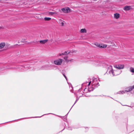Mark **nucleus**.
Masks as SVG:
<instances>
[{
	"instance_id": "obj_6",
	"label": "nucleus",
	"mask_w": 134,
	"mask_h": 134,
	"mask_svg": "<svg viewBox=\"0 0 134 134\" xmlns=\"http://www.w3.org/2000/svg\"><path fill=\"white\" fill-rule=\"evenodd\" d=\"M62 10L63 12L65 13H68L70 12V9L68 7H66L62 8Z\"/></svg>"
},
{
	"instance_id": "obj_20",
	"label": "nucleus",
	"mask_w": 134,
	"mask_h": 134,
	"mask_svg": "<svg viewBox=\"0 0 134 134\" xmlns=\"http://www.w3.org/2000/svg\"><path fill=\"white\" fill-rule=\"evenodd\" d=\"M62 55H64L63 53H59L57 55L58 57H60L62 56Z\"/></svg>"
},
{
	"instance_id": "obj_4",
	"label": "nucleus",
	"mask_w": 134,
	"mask_h": 134,
	"mask_svg": "<svg viewBox=\"0 0 134 134\" xmlns=\"http://www.w3.org/2000/svg\"><path fill=\"white\" fill-rule=\"evenodd\" d=\"M94 45L100 48H105L107 46V45L106 44H100L98 43H95L94 44Z\"/></svg>"
},
{
	"instance_id": "obj_17",
	"label": "nucleus",
	"mask_w": 134,
	"mask_h": 134,
	"mask_svg": "<svg viewBox=\"0 0 134 134\" xmlns=\"http://www.w3.org/2000/svg\"><path fill=\"white\" fill-rule=\"evenodd\" d=\"M73 61V59H68L67 60H66V62L67 63L69 62H72Z\"/></svg>"
},
{
	"instance_id": "obj_26",
	"label": "nucleus",
	"mask_w": 134,
	"mask_h": 134,
	"mask_svg": "<svg viewBox=\"0 0 134 134\" xmlns=\"http://www.w3.org/2000/svg\"><path fill=\"white\" fill-rule=\"evenodd\" d=\"M22 42H25V41H22Z\"/></svg>"
},
{
	"instance_id": "obj_3",
	"label": "nucleus",
	"mask_w": 134,
	"mask_h": 134,
	"mask_svg": "<svg viewBox=\"0 0 134 134\" xmlns=\"http://www.w3.org/2000/svg\"><path fill=\"white\" fill-rule=\"evenodd\" d=\"M63 61V60L61 58H59L55 60L54 61V64L56 65H61Z\"/></svg>"
},
{
	"instance_id": "obj_14",
	"label": "nucleus",
	"mask_w": 134,
	"mask_h": 134,
	"mask_svg": "<svg viewBox=\"0 0 134 134\" xmlns=\"http://www.w3.org/2000/svg\"><path fill=\"white\" fill-rule=\"evenodd\" d=\"M130 71L133 73H134V68L132 67H131L130 68Z\"/></svg>"
},
{
	"instance_id": "obj_25",
	"label": "nucleus",
	"mask_w": 134,
	"mask_h": 134,
	"mask_svg": "<svg viewBox=\"0 0 134 134\" xmlns=\"http://www.w3.org/2000/svg\"><path fill=\"white\" fill-rule=\"evenodd\" d=\"M133 89H134V85L133 86Z\"/></svg>"
},
{
	"instance_id": "obj_11",
	"label": "nucleus",
	"mask_w": 134,
	"mask_h": 134,
	"mask_svg": "<svg viewBox=\"0 0 134 134\" xmlns=\"http://www.w3.org/2000/svg\"><path fill=\"white\" fill-rule=\"evenodd\" d=\"M80 32L81 33H85L86 32V30L85 29H81Z\"/></svg>"
},
{
	"instance_id": "obj_12",
	"label": "nucleus",
	"mask_w": 134,
	"mask_h": 134,
	"mask_svg": "<svg viewBox=\"0 0 134 134\" xmlns=\"http://www.w3.org/2000/svg\"><path fill=\"white\" fill-rule=\"evenodd\" d=\"M71 52L69 51H66L65 52H64L63 53L64 55H67L68 54H69Z\"/></svg>"
},
{
	"instance_id": "obj_18",
	"label": "nucleus",
	"mask_w": 134,
	"mask_h": 134,
	"mask_svg": "<svg viewBox=\"0 0 134 134\" xmlns=\"http://www.w3.org/2000/svg\"><path fill=\"white\" fill-rule=\"evenodd\" d=\"M51 19L50 18L46 17L44 18V19L45 20L49 21Z\"/></svg>"
},
{
	"instance_id": "obj_1",
	"label": "nucleus",
	"mask_w": 134,
	"mask_h": 134,
	"mask_svg": "<svg viewBox=\"0 0 134 134\" xmlns=\"http://www.w3.org/2000/svg\"><path fill=\"white\" fill-rule=\"evenodd\" d=\"M109 72L110 74H112L113 76L118 75L121 72V71L118 70V69H114L112 68V66H111L109 67Z\"/></svg>"
},
{
	"instance_id": "obj_15",
	"label": "nucleus",
	"mask_w": 134,
	"mask_h": 134,
	"mask_svg": "<svg viewBox=\"0 0 134 134\" xmlns=\"http://www.w3.org/2000/svg\"><path fill=\"white\" fill-rule=\"evenodd\" d=\"M48 14L50 15H53L54 14H57V13L54 12H48Z\"/></svg>"
},
{
	"instance_id": "obj_10",
	"label": "nucleus",
	"mask_w": 134,
	"mask_h": 134,
	"mask_svg": "<svg viewBox=\"0 0 134 134\" xmlns=\"http://www.w3.org/2000/svg\"><path fill=\"white\" fill-rule=\"evenodd\" d=\"M48 40H40V42L41 44H43L46 43L47 42Z\"/></svg>"
},
{
	"instance_id": "obj_21",
	"label": "nucleus",
	"mask_w": 134,
	"mask_h": 134,
	"mask_svg": "<svg viewBox=\"0 0 134 134\" xmlns=\"http://www.w3.org/2000/svg\"><path fill=\"white\" fill-rule=\"evenodd\" d=\"M4 28V27L0 24V29H2Z\"/></svg>"
},
{
	"instance_id": "obj_2",
	"label": "nucleus",
	"mask_w": 134,
	"mask_h": 134,
	"mask_svg": "<svg viewBox=\"0 0 134 134\" xmlns=\"http://www.w3.org/2000/svg\"><path fill=\"white\" fill-rule=\"evenodd\" d=\"M133 89V87L132 86H131L129 87H128L127 88H126V90H125V91H120L118 93L119 94H123L124 93H125V92H129L131 91Z\"/></svg>"
},
{
	"instance_id": "obj_5",
	"label": "nucleus",
	"mask_w": 134,
	"mask_h": 134,
	"mask_svg": "<svg viewBox=\"0 0 134 134\" xmlns=\"http://www.w3.org/2000/svg\"><path fill=\"white\" fill-rule=\"evenodd\" d=\"M114 67L118 69H121L124 68V65H123L121 64L115 65H114Z\"/></svg>"
},
{
	"instance_id": "obj_8",
	"label": "nucleus",
	"mask_w": 134,
	"mask_h": 134,
	"mask_svg": "<svg viewBox=\"0 0 134 134\" xmlns=\"http://www.w3.org/2000/svg\"><path fill=\"white\" fill-rule=\"evenodd\" d=\"M120 15L118 13H116L114 14V17L115 19H118L120 17Z\"/></svg>"
},
{
	"instance_id": "obj_24",
	"label": "nucleus",
	"mask_w": 134,
	"mask_h": 134,
	"mask_svg": "<svg viewBox=\"0 0 134 134\" xmlns=\"http://www.w3.org/2000/svg\"><path fill=\"white\" fill-rule=\"evenodd\" d=\"M91 82V81H90V82H89V84H88V85H90Z\"/></svg>"
},
{
	"instance_id": "obj_19",
	"label": "nucleus",
	"mask_w": 134,
	"mask_h": 134,
	"mask_svg": "<svg viewBox=\"0 0 134 134\" xmlns=\"http://www.w3.org/2000/svg\"><path fill=\"white\" fill-rule=\"evenodd\" d=\"M68 56H65L64 58V59L65 60V61L66 62V60H68Z\"/></svg>"
},
{
	"instance_id": "obj_22",
	"label": "nucleus",
	"mask_w": 134,
	"mask_h": 134,
	"mask_svg": "<svg viewBox=\"0 0 134 134\" xmlns=\"http://www.w3.org/2000/svg\"><path fill=\"white\" fill-rule=\"evenodd\" d=\"M78 98L76 100L75 102V103L74 104H75L76 103V102L77 101H78Z\"/></svg>"
},
{
	"instance_id": "obj_9",
	"label": "nucleus",
	"mask_w": 134,
	"mask_h": 134,
	"mask_svg": "<svg viewBox=\"0 0 134 134\" xmlns=\"http://www.w3.org/2000/svg\"><path fill=\"white\" fill-rule=\"evenodd\" d=\"M131 9V7L130 6H126L124 8V10L125 11Z\"/></svg>"
},
{
	"instance_id": "obj_16",
	"label": "nucleus",
	"mask_w": 134,
	"mask_h": 134,
	"mask_svg": "<svg viewBox=\"0 0 134 134\" xmlns=\"http://www.w3.org/2000/svg\"><path fill=\"white\" fill-rule=\"evenodd\" d=\"M97 81V80L96 79H95L93 81V82L92 85H97L98 84H99L98 83H97V85H96V83H95V82L96 81Z\"/></svg>"
},
{
	"instance_id": "obj_27",
	"label": "nucleus",
	"mask_w": 134,
	"mask_h": 134,
	"mask_svg": "<svg viewBox=\"0 0 134 134\" xmlns=\"http://www.w3.org/2000/svg\"><path fill=\"white\" fill-rule=\"evenodd\" d=\"M25 41V40H23V41Z\"/></svg>"
},
{
	"instance_id": "obj_28",
	"label": "nucleus",
	"mask_w": 134,
	"mask_h": 134,
	"mask_svg": "<svg viewBox=\"0 0 134 134\" xmlns=\"http://www.w3.org/2000/svg\"><path fill=\"white\" fill-rule=\"evenodd\" d=\"M71 52V53H72H72H73V52Z\"/></svg>"
},
{
	"instance_id": "obj_13",
	"label": "nucleus",
	"mask_w": 134,
	"mask_h": 134,
	"mask_svg": "<svg viewBox=\"0 0 134 134\" xmlns=\"http://www.w3.org/2000/svg\"><path fill=\"white\" fill-rule=\"evenodd\" d=\"M59 23H60L61 24V25L62 26H63L64 25V24L63 22V21H62L60 19L59 21Z\"/></svg>"
},
{
	"instance_id": "obj_7",
	"label": "nucleus",
	"mask_w": 134,
	"mask_h": 134,
	"mask_svg": "<svg viewBox=\"0 0 134 134\" xmlns=\"http://www.w3.org/2000/svg\"><path fill=\"white\" fill-rule=\"evenodd\" d=\"M5 44L4 42H2L0 43V50L2 49L5 46Z\"/></svg>"
},
{
	"instance_id": "obj_23",
	"label": "nucleus",
	"mask_w": 134,
	"mask_h": 134,
	"mask_svg": "<svg viewBox=\"0 0 134 134\" xmlns=\"http://www.w3.org/2000/svg\"><path fill=\"white\" fill-rule=\"evenodd\" d=\"M63 75H64V77H65L66 79L67 80V78H66V76L64 74H63Z\"/></svg>"
}]
</instances>
